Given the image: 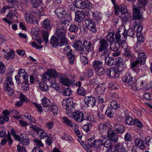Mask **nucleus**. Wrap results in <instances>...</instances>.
Listing matches in <instances>:
<instances>
[{"mask_svg": "<svg viewBox=\"0 0 152 152\" xmlns=\"http://www.w3.org/2000/svg\"><path fill=\"white\" fill-rule=\"evenodd\" d=\"M141 8V7H140L133 8V20H135L133 26L134 30H136L137 37H143L144 36L141 33L142 29V26L140 23L137 21V20H138L139 21H142L144 20L143 15L140 13V10Z\"/></svg>", "mask_w": 152, "mask_h": 152, "instance_id": "nucleus-1", "label": "nucleus"}, {"mask_svg": "<svg viewBox=\"0 0 152 152\" xmlns=\"http://www.w3.org/2000/svg\"><path fill=\"white\" fill-rule=\"evenodd\" d=\"M62 105L66 110L67 115L70 116L72 113V111L74 110V108L73 107L74 104L72 99H64L62 102Z\"/></svg>", "mask_w": 152, "mask_h": 152, "instance_id": "nucleus-2", "label": "nucleus"}, {"mask_svg": "<svg viewBox=\"0 0 152 152\" xmlns=\"http://www.w3.org/2000/svg\"><path fill=\"white\" fill-rule=\"evenodd\" d=\"M125 27L122 26L119 28L118 30V32H116L115 34L113 32H111L108 33L106 37L107 39V41L109 42L110 43L115 41V36L116 34L118 33L120 35V34H125Z\"/></svg>", "mask_w": 152, "mask_h": 152, "instance_id": "nucleus-3", "label": "nucleus"}, {"mask_svg": "<svg viewBox=\"0 0 152 152\" xmlns=\"http://www.w3.org/2000/svg\"><path fill=\"white\" fill-rule=\"evenodd\" d=\"M83 46V43L82 41L80 40H77L73 43V47L79 51L80 54L87 55L88 53H86V50H85Z\"/></svg>", "mask_w": 152, "mask_h": 152, "instance_id": "nucleus-4", "label": "nucleus"}, {"mask_svg": "<svg viewBox=\"0 0 152 152\" xmlns=\"http://www.w3.org/2000/svg\"><path fill=\"white\" fill-rule=\"evenodd\" d=\"M116 41L114 42L110 43V48L113 51H117L120 48V43L121 42V36L119 34H117L115 36Z\"/></svg>", "mask_w": 152, "mask_h": 152, "instance_id": "nucleus-5", "label": "nucleus"}, {"mask_svg": "<svg viewBox=\"0 0 152 152\" xmlns=\"http://www.w3.org/2000/svg\"><path fill=\"white\" fill-rule=\"evenodd\" d=\"M76 4L77 6V8L81 9H90L91 8L92 5L90 2L87 0L82 1L81 0H76Z\"/></svg>", "mask_w": 152, "mask_h": 152, "instance_id": "nucleus-6", "label": "nucleus"}, {"mask_svg": "<svg viewBox=\"0 0 152 152\" xmlns=\"http://www.w3.org/2000/svg\"><path fill=\"white\" fill-rule=\"evenodd\" d=\"M72 115L74 119L77 122L81 123L84 120V114L79 111H72V113L70 117H71Z\"/></svg>", "mask_w": 152, "mask_h": 152, "instance_id": "nucleus-7", "label": "nucleus"}, {"mask_svg": "<svg viewBox=\"0 0 152 152\" xmlns=\"http://www.w3.org/2000/svg\"><path fill=\"white\" fill-rule=\"evenodd\" d=\"M24 16L26 23L32 24L37 23V21L34 16V13L27 12L25 14Z\"/></svg>", "mask_w": 152, "mask_h": 152, "instance_id": "nucleus-8", "label": "nucleus"}, {"mask_svg": "<svg viewBox=\"0 0 152 152\" xmlns=\"http://www.w3.org/2000/svg\"><path fill=\"white\" fill-rule=\"evenodd\" d=\"M84 100L85 104L88 107H92L96 105V98L92 96L85 97Z\"/></svg>", "mask_w": 152, "mask_h": 152, "instance_id": "nucleus-9", "label": "nucleus"}, {"mask_svg": "<svg viewBox=\"0 0 152 152\" xmlns=\"http://www.w3.org/2000/svg\"><path fill=\"white\" fill-rule=\"evenodd\" d=\"M55 13L57 17L60 18H65L68 16L66 11L62 7H59L56 8L55 10Z\"/></svg>", "mask_w": 152, "mask_h": 152, "instance_id": "nucleus-10", "label": "nucleus"}, {"mask_svg": "<svg viewBox=\"0 0 152 152\" xmlns=\"http://www.w3.org/2000/svg\"><path fill=\"white\" fill-rule=\"evenodd\" d=\"M115 13L117 15H118L119 12L122 14H125L127 12V9L126 6L123 4L121 5L119 7L118 5H115L114 7Z\"/></svg>", "mask_w": 152, "mask_h": 152, "instance_id": "nucleus-11", "label": "nucleus"}, {"mask_svg": "<svg viewBox=\"0 0 152 152\" xmlns=\"http://www.w3.org/2000/svg\"><path fill=\"white\" fill-rule=\"evenodd\" d=\"M112 152H128L125 147L121 143H118L115 145L114 147L112 149Z\"/></svg>", "mask_w": 152, "mask_h": 152, "instance_id": "nucleus-12", "label": "nucleus"}, {"mask_svg": "<svg viewBox=\"0 0 152 152\" xmlns=\"http://www.w3.org/2000/svg\"><path fill=\"white\" fill-rule=\"evenodd\" d=\"M115 64L117 66L116 70L119 72H122L125 68L126 65L124 62H122L121 58H119L116 61Z\"/></svg>", "mask_w": 152, "mask_h": 152, "instance_id": "nucleus-13", "label": "nucleus"}, {"mask_svg": "<svg viewBox=\"0 0 152 152\" xmlns=\"http://www.w3.org/2000/svg\"><path fill=\"white\" fill-rule=\"evenodd\" d=\"M107 134L108 139L114 142H117L118 137L114 131L110 129L108 130Z\"/></svg>", "mask_w": 152, "mask_h": 152, "instance_id": "nucleus-14", "label": "nucleus"}, {"mask_svg": "<svg viewBox=\"0 0 152 152\" xmlns=\"http://www.w3.org/2000/svg\"><path fill=\"white\" fill-rule=\"evenodd\" d=\"M122 80L124 83H127L129 86L134 82L133 77L131 76V74L129 73L126 74L122 78Z\"/></svg>", "mask_w": 152, "mask_h": 152, "instance_id": "nucleus-15", "label": "nucleus"}, {"mask_svg": "<svg viewBox=\"0 0 152 152\" xmlns=\"http://www.w3.org/2000/svg\"><path fill=\"white\" fill-rule=\"evenodd\" d=\"M85 17L84 12L82 11H78L75 14V20L78 23L83 22Z\"/></svg>", "mask_w": 152, "mask_h": 152, "instance_id": "nucleus-16", "label": "nucleus"}, {"mask_svg": "<svg viewBox=\"0 0 152 152\" xmlns=\"http://www.w3.org/2000/svg\"><path fill=\"white\" fill-rule=\"evenodd\" d=\"M41 39L42 38L41 37L37 36H35L34 38V42H31L30 45L37 49L41 48H42V47L38 45L36 43L38 44L39 45H41L42 43Z\"/></svg>", "mask_w": 152, "mask_h": 152, "instance_id": "nucleus-17", "label": "nucleus"}, {"mask_svg": "<svg viewBox=\"0 0 152 152\" xmlns=\"http://www.w3.org/2000/svg\"><path fill=\"white\" fill-rule=\"evenodd\" d=\"M23 79L24 81L22 83L21 89L23 91H27L29 89L28 75L26 74L24 75Z\"/></svg>", "mask_w": 152, "mask_h": 152, "instance_id": "nucleus-18", "label": "nucleus"}, {"mask_svg": "<svg viewBox=\"0 0 152 152\" xmlns=\"http://www.w3.org/2000/svg\"><path fill=\"white\" fill-rule=\"evenodd\" d=\"M102 142V146L104 147L109 149H111V150L113 148H112L113 145L112 141L104 136H103Z\"/></svg>", "mask_w": 152, "mask_h": 152, "instance_id": "nucleus-19", "label": "nucleus"}, {"mask_svg": "<svg viewBox=\"0 0 152 152\" xmlns=\"http://www.w3.org/2000/svg\"><path fill=\"white\" fill-rule=\"evenodd\" d=\"M99 52H101L103 50L108 48L109 44L107 40L105 39H101L99 41Z\"/></svg>", "mask_w": 152, "mask_h": 152, "instance_id": "nucleus-20", "label": "nucleus"}, {"mask_svg": "<svg viewBox=\"0 0 152 152\" xmlns=\"http://www.w3.org/2000/svg\"><path fill=\"white\" fill-rule=\"evenodd\" d=\"M60 81L62 84L67 86L75 85V80H70L67 77L61 78Z\"/></svg>", "mask_w": 152, "mask_h": 152, "instance_id": "nucleus-21", "label": "nucleus"}, {"mask_svg": "<svg viewBox=\"0 0 152 152\" xmlns=\"http://www.w3.org/2000/svg\"><path fill=\"white\" fill-rule=\"evenodd\" d=\"M138 55V57L137 60L140 62V65H143L145 64V62L146 59V55L144 53H138L137 51Z\"/></svg>", "mask_w": 152, "mask_h": 152, "instance_id": "nucleus-22", "label": "nucleus"}, {"mask_svg": "<svg viewBox=\"0 0 152 152\" xmlns=\"http://www.w3.org/2000/svg\"><path fill=\"white\" fill-rule=\"evenodd\" d=\"M115 68L113 67L108 69L107 71V75L109 77L116 78L118 75Z\"/></svg>", "mask_w": 152, "mask_h": 152, "instance_id": "nucleus-23", "label": "nucleus"}, {"mask_svg": "<svg viewBox=\"0 0 152 152\" xmlns=\"http://www.w3.org/2000/svg\"><path fill=\"white\" fill-rule=\"evenodd\" d=\"M105 89L104 84L103 83L99 84L95 88L96 93L99 95L103 94L105 92Z\"/></svg>", "mask_w": 152, "mask_h": 152, "instance_id": "nucleus-24", "label": "nucleus"}, {"mask_svg": "<svg viewBox=\"0 0 152 152\" xmlns=\"http://www.w3.org/2000/svg\"><path fill=\"white\" fill-rule=\"evenodd\" d=\"M12 86L7 84H4V85L3 87L4 91L7 95L10 96L12 95L14 93Z\"/></svg>", "mask_w": 152, "mask_h": 152, "instance_id": "nucleus-25", "label": "nucleus"}, {"mask_svg": "<svg viewBox=\"0 0 152 152\" xmlns=\"http://www.w3.org/2000/svg\"><path fill=\"white\" fill-rule=\"evenodd\" d=\"M55 34L59 38L63 37L66 36V30L63 28H57L56 30Z\"/></svg>", "mask_w": 152, "mask_h": 152, "instance_id": "nucleus-26", "label": "nucleus"}, {"mask_svg": "<svg viewBox=\"0 0 152 152\" xmlns=\"http://www.w3.org/2000/svg\"><path fill=\"white\" fill-rule=\"evenodd\" d=\"M135 145L141 150H143L145 148L146 143H145L144 141H142L140 139L137 138L135 141Z\"/></svg>", "mask_w": 152, "mask_h": 152, "instance_id": "nucleus-27", "label": "nucleus"}, {"mask_svg": "<svg viewBox=\"0 0 152 152\" xmlns=\"http://www.w3.org/2000/svg\"><path fill=\"white\" fill-rule=\"evenodd\" d=\"M114 126L115 127V131L117 134L122 133L124 131L125 128L124 126L120 124H115Z\"/></svg>", "mask_w": 152, "mask_h": 152, "instance_id": "nucleus-28", "label": "nucleus"}, {"mask_svg": "<svg viewBox=\"0 0 152 152\" xmlns=\"http://www.w3.org/2000/svg\"><path fill=\"white\" fill-rule=\"evenodd\" d=\"M20 143L23 145H28L30 143V140L28 136L26 134H22L21 136Z\"/></svg>", "mask_w": 152, "mask_h": 152, "instance_id": "nucleus-29", "label": "nucleus"}, {"mask_svg": "<svg viewBox=\"0 0 152 152\" xmlns=\"http://www.w3.org/2000/svg\"><path fill=\"white\" fill-rule=\"evenodd\" d=\"M124 119V123L128 125H132L134 124L133 119L129 114H125Z\"/></svg>", "mask_w": 152, "mask_h": 152, "instance_id": "nucleus-30", "label": "nucleus"}, {"mask_svg": "<svg viewBox=\"0 0 152 152\" xmlns=\"http://www.w3.org/2000/svg\"><path fill=\"white\" fill-rule=\"evenodd\" d=\"M130 64L132 68L135 72H137L140 69V62L137 60L132 62Z\"/></svg>", "mask_w": 152, "mask_h": 152, "instance_id": "nucleus-31", "label": "nucleus"}, {"mask_svg": "<svg viewBox=\"0 0 152 152\" xmlns=\"http://www.w3.org/2000/svg\"><path fill=\"white\" fill-rule=\"evenodd\" d=\"M83 46L86 52H91L93 49V47L91 43L87 41L83 42Z\"/></svg>", "mask_w": 152, "mask_h": 152, "instance_id": "nucleus-32", "label": "nucleus"}, {"mask_svg": "<svg viewBox=\"0 0 152 152\" xmlns=\"http://www.w3.org/2000/svg\"><path fill=\"white\" fill-rule=\"evenodd\" d=\"M50 44L52 46L56 48L59 45V39L54 36H52L50 41Z\"/></svg>", "mask_w": 152, "mask_h": 152, "instance_id": "nucleus-33", "label": "nucleus"}, {"mask_svg": "<svg viewBox=\"0 0 152 152\" xmlns=\"http://www.w3.org/2000/svg\"><path fill=\"white\" fill-rule=\"evenodd\" d=\"M97 128L101 133H103L107 129H109V127L108 126L107 124L102 123L98 126Z\"/></svg>", "mask_w": 152, "mask_h": 152, "instance_id": "nucleus-34", "label": "nucleus"}, {"mask_svg": "<svg viewBox=\"0 0 152 152\" xmlns=\"http://www.w3.org/2000/svg\"><path fill=\"white\" fill-rule=\"evenodd\" d=\"M92 65L93 69L96 70L102 67L103 62L100 61L95 60L93 62Z\"/></svg>", "mask_w": 152, "mask_h": 152, "instance_id": "nucleus-35", "label": "nucleus"}, {"mask_svg": "<svg viewBox=\"0 0 152 152\" xmlns=\"http://www.w3.org/2000/svg\"><path fill=\"white\" fill-rule=\"evenodd\" d=\"M42 26L45 29L50 30L51 27L50 20L47 18L45 19L42 22Z\"/></svg>", "mask_w": 152, "mask_h": 152, "instance_id": "nucleus-36", "label": "nucleus"}, {"mask_svg": "<svg viewBox=\"0 0 152 152\" xmlns=\"http://www.w3.org/2000/svg\"><path fill=\"white\" fill-rule=\"evenodd\" d=\"M50 86L53 89L55 90H58L59 88V85L56 82V79L53 78L50 82Z\"/></svg>", "mask_w": 152, "mask_h": 152, "instance_id": "nucleus-37", "label": "nucleus"}, {"mask_svg": "<svg viewBox=\"0 0 152 152\" xmlns=\"http://www.w3.org/2000/svg\"><path fill=\"white\" fill-rule=\"evenodd\" d=\"M105 63L106 65L110 66H112L114 64V61L113 58L109 57H105Z\"/></svg>", "mask_w": 152, "mask_h": 152, "instance_id": "nucleus-38", "label": "nucleus"}, {"mask_svg": "<svg viewBox=\"0 0 152 152\" xmlns=\"http://www.w3.org/2000/svg\"><path fill=\"white\" fill-rule=\"evenodd\" d=\"M60 23L62 28L66 30L69 25L70 21L68 19H63L61 21Z\"/></svg>", "mask_w": 152, "mask_h": 152, "instance_id": "nucleus-39", "label": "nucleus"}, {"mask_svg": "<svg viewBox=\"0 0 152 152\" xmlns=\"http://www.w3.org/2000/svg\"><path fill=\"white\" fill-rule=\"evenodd\" d=\"M122 55L125 57H126L128 58H129L130 57H131V58H132L133 57V56L132 55V53L130 48L124 50L122 53Z\"/></svg>", "mask_w": 152, "mask_h": 152, "instance_id": "nucleus-40", "label": "nucleus"}, {"mask_svg": "<svg viewBox=\"0 0 152 152\" xmlns=\"http://www.w3.org/2000/svg\"><path fill=\"white\" fill-rule=\"evenodd\" d=\"M17 12L15 11H14L13 13L9 12L7 15L6 17L10 20H13L15 19L16 20L17 19Z\"/></svg>", "mask_w": 152, "mask_h": 152, "instance_id": "nucleus-41", "label": "nucleus"}, {"mask_svg": "<svg viewBox=\"0 0 152 152\" xmlns=\"http://www.w3.org/2000/svg\"><path fill=\"white\" fill-rule=\"evenodd\" d=\"M110 106L112 109L115 110H117L121 107L120 104L115 100H113L111 102Z\"/></svg>", "mask_w": 152, "mask_h": 152, "instance_id": "nucleus-42", "label": "nucleus"}, {"mask_svg": "<svg viewBox=\"0 0 152 152\" xmlns=\"http://www.w3.org/2000/svg\"><path fill=\"white\" fill-rule=\"evenodd\" d=\"M60 41L59 42V46L61 47L67 45L68 42L65 36L60 38Z\"/></svg>", "mask_w": 152, "mask_h": 152, "instance_id": "nucleus-43", "label": "nucleus"}, {"mask_svg": "<svg viewBox=\"0 0 152 152\" xmlns=\"http://www.w3.org/2000/svg\"><path fill=\"white\" fill-rule=\"evenodd\" d=\"M48 72L49 74V75L50 77L55 78L56 77L58 76L57 72H56L55 69H50L48 71Z\"/></svg>", "mask_w": 152, "mask_h": 152, "instance_id": "nucleus-44", "label": "nucleus"}, {"mask_svg": "<svg viewBox=\"0 0 152 152\" xmlns=\"http://www.w3.org/2000/svg\"><path fill=\"white\" fill-rule=\"evenodd\" d=\"M38 137L41 139L46 138L47 137V134L44 131L40 129L37 133Z\"/></svg>", "mask_w": 152, "mask_h": 152, "instance_id": "nucleus-45", "label": "nucleus"}, {"mask_svg": "<svg viewBox=\"0 0 152 152\" xmlns=\"http://www.w3.org/2000/svg\"><path fill=\"white\" fill-rule=\"evenodd\" d=\"M50 100L45 97L42 99V104L44 107H48L50 104Z\"/></svg>", "mask_w": 152, "mask_h": 152, "instance_id": "nucleus-46", "label": "nucleus"}, {"mask_svg": "<svg viewBox=\"0 0 152 152\" xmlns=\"http://www.w3.org/2000/svg\"><path fill=\"white\" fill-rule=\"evenodd\" d=\"M31 2L32 7L36 8L39 7L40 3L42 2V0H29Z\"/></svg>", "mask_w": 152, "mask_h": 152, "instance_id": "nucleus-47", "label": "nucleus"}, {"mask_svg": "<svg viewBox=\"0 0 152 152\" xmlns=\"http://www.w3.org/2000/svg\"><path fill=\"white\" fill-rule=\"evenodd\" d=\"M105 114L106 115L110 118L113 117L114 115V112L112 108L108 107L105 112Z\"/></svg>", "mask_w": 152, "mask_h": 152, "instance_id": "nucleus-48", "label": "nucleus"}, {"mask_svg": "<svg viewBox=\"0 0 152 152\" xmlns=\"http://www.w3.org/2000/svg\"><path fill=\"white\" fill-rule=\"evenodd\" d=\"M15 52L14 51L8 52L4 55L5 58L7 59H12L15 56Z\"/></svg>", "mask_w": 152, "mask_h": 152, "instance_id": "nucleus-49", "label": "nucleus"}, {"mask_svg": "<svg viewBox=\"0 0 152 152\" xmlns=\"http://www.w3.org/2000/svg\"><path fill=\"white\" fill-rule=\"evenodd\" d=\"M80 60L82 64L84 65H86L88 64V61L87 57L84 54H80Z\"/></svg>", "mask_w": 152, "mask_h": 152, "instance_id": "nucleus-50", "label": "nucleus"}, {"mask_svg": "<svg viewBox=\"0 0 152 152\" xmlns=\"http://www.w3.org/2000/svg\"><path fill=\"white\" fill-rule=\"evenodd\" d=\"M62 119L63 122L67 124V125L71 127H73L74 126V124L67 117L64 116L62 117Z\"/></svg>", "mask_w": 152, "mask_h": 152, "instance_id": "nucleus-51", "label": "nucleus"}, {"mask_svg": "<svg viewBox=\"0 0 152 152\" xmlns=\"http://www.w3.org/2000/svg\"><path fill=\"white\" fill-rule=\"evenodd\" d=\"M89 30L93 33H95L97 30L96 28V25L94 22H92L88 26H86Z\"/></svg>", "mask_w": 152, "mask_h": 152, "instance_id": "nucleus-52", "label": "nucleus"}, {"mask_svg": "<svg viewBox=\"0 0 152 152\" xmlns=\"http://www.w3.org/2000/svg\"><path fill=\"white\" fill-rule=\"evenodd\" d=\"M103 140V136L101 137L99 139L94 140V142H95V147L97 148H99L100 145H102V140Z\"/></svg>", "mask_w": 152, "mask_h": 152, "instance_id": "nucleus-53", "label": "nucleus"}, {"mask_svg": "<svg viewBox=\"0 0 152 152\" xmlns=\"http://www.w3.org/2000/svg\"><path fill=\"white\" fill-rule=\"evenodd\" d=\"M92 15L93 19L96 20H100L102 18L101 14L99 12L97 11L93 12L92 13Z\"/></svg>", "mask_w": 152, "mask_h": 152, "instance_id": "nucleus-54", "label": "nucleus"}, {"mask_svg": "<svg viewBox=\"0 0 152 152\" xmlns=\"http://www.w3.org/2000/svg\"><path fill=\"white\" fill-rule=\"evenodd\" d=\"M95 70L96 74L99 76H102L104 75L106 73L103 67L98 68Z\"/></svg>", "mask_w": 152, "mask_h": 152, "instance_id": "nucleus-55", "label": "nucleus"}, {"mask_svg": "<svg viewBox=\"0 0 152 152\" xmlns=\"http://www.w3.org/2000/svg\"><path fill=\"white\" fill-rule=\"evenodd\" d=\"M39 87L43 91L46 92L48 90V86L46 83H40Z\"/></svg>", "mask_w": 152, "mask_h": 152, "instance_id": "nucleus-56", "label": "nucleus"}, {"mask_svg": "<svg viewBox=\"0 0 152 152\" xmlns=\"http://www.w3.org/2000/svg\"><path fill=\"white\" fill-rule=\"evenodd\" d=\"M77 92L79 95L84 96L86 94V91L83 88L80 87L77 89Z\"/></svg>", "mask_w": 152, "mask_h": 152, "instance_id": "nucleus-57", "label": "nucleus"}, {"mask_svg": "<svg viewBox=\"0 0 152 152\" xmlns=\"http://www.w3.org/2000/svg\"><path fill=\"white\" fill-rule=\"evenodd\" d=\"M51 111L54 115L58 114V108L56 104H53L50 106Z\"/></svg>", "mask_w": 152, "mask_h": 152, "instance_id": "nucleus-58", "label": "nucleus"}, {"mask_svg": "<svg viewBox=\"0 0 152 152\" xmlns=\"http://www.w3.org/2000/svg\"><path fill=\"white\" fill-rule=\"evenodd\" d=\"M77 30L78 27L77 26L74 24L70 25L69 28V31L75 33L77 31Z\"/></svg>", "mask_w": 152, "mask_h": 152, "instance_id": "nucleus-59", "label": "nucleus"}, {"mask_svg": "<svg viewBox=\"0 0 152 152\" xmlns=\"http://www.w3.org/2000/svg\"><path fill=\"white\" fill-rule=\"evenodd\" d=\"M4 84L9 85L11 86H14V84L12 81V78L10 76L7 77Z\"/></svg>", "mask_w": 152, "mask_h": 152, "instance_id": "nucleus-60", "label": "nucleus"}, {"mask_svg": "<svg viewBox=\"0 0 152 152\" xmlns=\"http://www.w3.org/2000/svg\"><path fill=\"white\" fill-rule=\"evenodd\" d=\"M102 51L101 56H104L105 57H109L111 53L110 50L108 48L103 50Z\"/></svg>", "mask_w": 152, "mask_h": 152, "instance_id": "nucleus-61", "label": "nucleus"}, {"mask_svg": "<svg viewBox=\"0 0 152 152\" xmlns=\"http://www.w3.org/2000/svg\"><path fill=\"white\" fill-rule=\"evenodd\" d=\"M92 127V124L91 123H88L84 125L83 127V128L85 131L88 132L91 130Z\"/></svg>", "mask_w": 152, "mask_h": 152, "instance_id": "nucleus-62", "label": "nucleus"}, {"mask_svg": "<svg viewBox=\"0 0 152 152\" xmlns=\"http://www.w3.org/2000/svg\"><path fill=\"white\" fill-rule=\"evenodd\" d=\"M72 93L71 89L69 88H66L62 92V94L64 96H69L71 95Z\"/></svg>", "mask_w": 152, "mask_h": 152, "instance_id": "nucleus-63", "label": "nucleus"}, {"mask_svg": "<svg viewBox=\"0 0 152 152\" xmlns=\"http://www.w3.org/2000/svg\"><path fill=\"white\" fill-rule=\"evenodd\" d=\"M143 98L149 101L152 100V94L151 93H146L143 95Z\"/></svg>", "mask_w": 152, "mask_h": 152, "instance_id": "nucleus-64", "label": "nucleus"}]
</instances>
